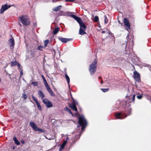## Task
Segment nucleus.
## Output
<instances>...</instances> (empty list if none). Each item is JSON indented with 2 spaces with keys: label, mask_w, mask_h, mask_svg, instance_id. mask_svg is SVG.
Masks as SVG:
<instances>
[{
  "label": "nucleus",
  "mask_w": 151,
  "mask_h": 151,
  "mask_svg": "<svg viewBox=\"0 0 151 151\" xmlns=\"http://www.w3.org/2000/svg\"><path fill=\"white\" fill-rule=\"evenodd\" d=\"M132 109L130 106L128 107L127 110L125 112H120L116 113L115 116L116 118L118 119H122L126 118L127 116L131 114Z\"/></svg>",
  "instance_id": "1"
},
{
  "label": "nucleus",
  "mask_w": 151,
  "mask_h": 151,
  "mask_svg": "<svg viewBox=\"0 0 151 151\" xmlns=\"http://www.w3.org/2000/svg\"><path fill=\"white\" fill-rule=\"evenodd\" d=\"M78 123L79 124L80 126H82V130L85 129L87 125V121L83 115H81L79 117Z\"/></svg>",
  "instance_id": "2"
},
{
  "label": "nucleus",
  "mask_w": 151,
  "mask_h": 151,
  "mask_svg": "<svg viewBox=\"0 0 151 151\" xmlns=\"http://www.w3.org/2000/svg\"><path fill=\"white\" fill-rule=\"evenodd\" d=\"M19 19L23 24L25 26H27L30 24L29 17L27 15L22 16L19 17Z\"/></svg>",
  "instance_id": "3"
},
{
  "label": "nucleus",
  "mask_w": 151,
  "mask_h": 151,
  "mask_svg": "<svg viewBox=\"0 0 151 151\" xmlns=\"http://www.w3.org/2000/svg\"><path fill=\"white\" fill-rule=\"evenodd\" d=\"M97 62V60L95 59L92 63L90 65L89 70L91 75L94 74L96 70Z\"/></svg>",
  "instance_id": "4"
},
{
  "label": "nucleus",
  "mask_w": 151,
  "mask_h": 151,
  "mask_svg": "<svg viewBox=\"0 0 151 151\" xmlns=\"http://www.w3.org/2000/svg\"><path fill=\"white\" fill-rule=\"evenodd\" d=\"M30 126L34 130L36 131H40L42 132L43 130L42 129L38 128L37 127L36 124L33 122H30Z\"/></svg>",
  "instance_id": "5"
},
{
  "label": "nucleus",
  "mask_w": 151,
  "mask_h": 151,
  "mask_svg": "<svg viewBox=\"0 0 151 151\" xmlns=\"http://www.w3.org/2000/svg\"><path fill=\"white\" fill-rule=\"evenodd\" d=\"M11 6L10 5H7V4H5L2 5L0 10L1 14L3 13L5 11L7 10Z\"/></svg>",
  "instance_id": "6"
},
{
  "label": "nucleus",
  "mask_w": 151,
  "mask_h": 151,
  "mask_svg": "<svg viewBox=\"0 0 151 151\" xmlns=\"http://www.w3.org/2000/svg\"><path fill=\"white\" fill-rule=\"evenodd\" d=\"M124 23L125 26L126 27V29L128 31L130 29V26L129 20L127 18H125L124 19Z\"/></svg>",
  "instance_id": "7"
},
{
  "label": "nucleus",
  "mask_w": 151,
  "mask_h": 151,
  "mask_svg": "<svg viewBox=\"0 0 151 151\" xmlns=\"http://www.w3.org/2000/svg\"><path fill=\"white\" fill-rule=\"evenodd\" d=\"M134 78L136 81L138 82H140V75L136 71H135L134 72Z\"/></svg>",
  "instance_id": "8"
},
{
  "label": "nucleus",
  "mask_w": 151,
  "mask_h": 151,
  "mask_svg": "<svg viewBox=\"0 0 151 151\" xmlns=\"http://www.w3.org/2000/svg\"><path fill=\"white\" fill-rule=\"evenodd\" d=\"M32 99L36 102L39 109L41 110V106H40V104L38 101L37 99H36V98L33 95L32 96Z\"/></svg>",
  "instance_id": "9"
},
{
  "label": "nucleus",
  "mask_w": 151,
  "mask_h": 151,
  "mask_svg": "<svg viewBox=\"0 0 151 151\" xmlns=\"http://www.w3.org/2000/svg\"><path fill=\"white\" fill-rule=\"evenodd\" d=\"M58 39L59 40L63 43H66L71 40V39L62 38L61 37H58Z\"/></svg>",
  "instance_id": "10"
},
{
  "label": "nucleus",
  "mask_w": 151,
  "mask_h": 151,
  "mask_svg": "<svg viewBox=\"0 0 151 151\" xmlns=\"http://www.w3.org/2000/svg\"><path fill=\"white\" fill-rule=\"evenodd\" d=\"M70 16L76 20L78 23L82 21V19L80 17L76 16L75 15L72 14L70 15Z\"/></svg>",
  "instance_id": "11"
},
{
  "label": "nucleus",
  "mask_w": 151,
  "mask_h": 151,
  "mask_svg": "<svg viewBox=\"0 0 151 151\" xmlns=\"http://www.w3.org/2000/svg\"><path fill=\"white\" fill-rule=\"evenodd\" d=\"M9 41L10 44V47L12 49H13L14 46V40L13 38H11L9 39Z\"/></svg>",
  "instance_id": "12"
},
{
  "label": "nucleus",
  "mask_w": 151,
  "mask_h": 151,
  "mask_svg": "<svg viewBox=\"0 0 151 151\" xmlns=\"http://www.w3.org/2000/svg\"><path fill=\"white\" fill-rule=\"evenodd\" d=\"M70 107L73 110L76 111H77V109L75 103L73 102L70 104Z\"/></svg>",
  "instance_id": "13"
},
{
  "label": "nucleus",
  "mask_w": 151,
  "mask_h": 151,
  "mask_svg": "<svg viewBox=\"0 0 151 151\" xmlns=\"http://www.w3.org/2000/svg\"><path fill=\"white\" fill-rule=\"evenodd\" d=\"M48 91L52 96H55L54 93H53L52 90L50 88L49 86L46 87Z\"/></svg>",
  "instance_id": "14"
},
{
  "label": "nucleus",
  "mask_w": 151,
  "mask_h": 151,
  "mask_svg": "<svg viewBox=\"0 0 151 151\" xmlns=\"http://www.w3.org/2000/svg\"><path fill=\"white\" fill-rule=\"evenodd\" d=\"M79 24L80 28H81L82 29H86V26L83 23L82 20L79 23Z\"/></svg>",
  "instance_id": "15"
},
{
  "label": "nucleus",
  "mask_w": 151,
  "mask_h": 151,
  "mask_svg": "<svg viewBox=\"0 0 151 151\" xmlns=\"http://www.w3.org/2000/svg\"><path fill=\"white\" fill-rule=\"evenodd\" d=\"M38 94L40 98L42 99L45 97V95L43 92L41 91H39L38 92Z\"/></svg>",
  "instance_id": "16"
},
{
  "label": "nucleus",
  "mask_w": 151,
  "mask_h": 151,
  "mask_svg": "<svg viewBox=\"0 0 151 151\" xmlns=\"http://www.w3.org/2000/svg\"><path fill=\"white\" fill-rule=\"evenodd\" d=\"M67 142V140H65L64 141L60 147L59 151H61L63 149Z\"/></svg>",
  "instance_id": "17"
},
{
  "label": "nucleus",
  "mask_w": 151,
  "mask_h": 151,
  "mask_svg": "<svg viewBox=\"0 0 151 151\" xmlns=\"http://www.w3.org/2000/svg\"><path fill=\"white\" fill-rule=\"evenodd\" d=\"M85 29H82L81 28H80L79 30V34L81 35H84L86 34L85 32Z\"/></svg>",
  "instance_id": "18"
},
{
  "label": "nucleus",
  "mask_w": 151,
  "mask_h": 151,
  "mask_svg": "<svg viewBox=\"0 0 151 151\" xmlns=\"http://www.w3.org/2000/svg\"><path fill=\"white\" fill-rule=\"evenodd\" d=\"M61 7L62 6L59 5L53 9L52 10L54 12L58 11L60 9Z\"/></svg>",
  "instance_id": "19"
},
{
  "label": "nucleus",
  "mask_w": 151,
  "mask_h": 151,
  "mask_svg": "<svg viewBox=\"0 0 151 151\" xmlns=\"http://www.w3.org/2000/svg\"><path fill=\"white\" fill-rule=\"evenodd\" d=\"M41 76L43 79L44 82V83L45 84V87H46L48 86L49 85H48L45 77H44V76L42 75Z\"/></svg>",
  "instance_id": "20"
},
{
  "label": "nucleus",
  "mask_w": 151,
  "mask_h": 151,
  "mask_svg": "<svg viewBox=\"0 0 151 151\" xmlns=\"http://www.w3.org/2000/svg\"><path fill=\"white\" fill-rule=\"evenodd\" d=\"M13 139L15 143L17 145H19L20 144V142L17 140L16 137H14L13 138Z\"/></svg>",
  "instance_id": "21"
},
{
  "label": "nucleus",
  "mask_w": 151,
  "mask_h": 151,
  "mask_svg": "<svg viewBox=\"0 0 151 151\" xmlns=\"http://www.w3.org/2000/svg\"><path fill=\"white\" fill-rule=\"evenodd\" d=\"M64 110L65 111H67L70 114L73 115V114L72 112L69 109V108L67 107H66L65 108H64Z\"/></svg>",
  "instance_id": "22"
},
{
  "label": "nucleus",
  "mask_w": 151,
  "mask_h": 151,
  "mask_svg": "<svg viewBox=\"0 0 151 151\" xmlns=\"http://www.w3.org/2000/svg\"><path fill=\"white\" fill-rule=\"evenodd\" d=\"M47 107L48 108H50L52 106V103L49 101V102L46 104Z\"/></svg>",
  "instance_id": "23"
},
{
  "label": "nucleus",
  "mask_w": 151,
  "mask_h": 151,
  "mask_svg": "<svg viewBox=\"0 0 151 151\" xmlns=\"http://www.w3.org/2000/svg\"><path fill=\"white\" fill-rule=\"evenodd\" d=\"M18 63L16 61L12 62L11 63V66H13L16 65H17V64Z\"/></svg>",
  "instance_id": "24"
},
{
  "label": "nucleus",
  "mask_w": 151,
  "mask_h": 151,
  "mask_svg": "<svg viewBox=\"0 0 151 151\" xmlns=\"http://www.w3.org/2000/svg\"><path fill=\"white\" fill-rule=\"evenodd\" d=\"M59 31V29L58 28H55L53 31V34L54 35L56 34Z\"/></svg>",
  "instance_id": "25"
},
{
  "label": "nucleus",
  "mask_w": 151,
  "mask_h": 151,
  "mask_svg": "<svg viewBox=\"0 0 151 151\" xmlns=\"http://www.w3.org/2000/svg\"><path fill=\"white\" fill-rule=\"evenodd\" d=\"M65 76L67 79L68 83V85H69L70 81V78L67 74H65Z\"/></svg>",
  "instance_id": "26"
},
{
  "label": "nucleus",
  "mask_w": 151,
  "mask_h": 151,
  "mask_svg": "<svg viewBox=\"0 0 151 151\" xmlns=\"http://www.w3.org/2000/svg\"><path fill=\"white\" fill-rule=\"evenodd\" d=\"M42 101L46 105L49 101L47 99L45 98L43 99Z\"/></svg>",
  "instance_id": "27"
},
{
  "label": "nucleus",
  "mask_w": 151,
  "mask_h": 151,
  "mask_svg": "<svg viewBox=\"0 0 151 151\" xmlns=\"http://www.w3.org/2000/svg\"><path fill=\"white\" fill-rule=\"evenodd\" d=\"M49 42V40H46L44 41V45L45 47H46L47 46Z\"/></svg>",
  "instance_id": "28"
},
{
  "label": "nucleus",
  "mask_w": 151,
  "mask_h": 151,
  "mask_svg": "<svg viewBox=\"0 0 151 151\" xmlns=\"http://www.w3.org/2000/svg\"><path fill=\"white\" fill-rule=\"evenodd\" d=\"M101 90L104 92H106L109 91V88H101Z\"/></svg>",
  "instance_id": "29"
},
{
  "label": "nucleus",
  "mask_w": 151,
  "mask_h": 151,
  "mask_svg": "<svg viewBox=\"0 0 151 151\" xmlns=\"http://www.w3.org/2000/svg\"><path fill=\"white\" fill-rule=\"evenodd\" d=\"M104 23L105 24L107 23L108 21V19L106 15L104 16Z\"/></svg>",
  "instance_id": "30"
},
{
  "label": "nucleus",
  "mask_w": 151,
  "mask_h": 151,
  "mask_svg": "<svg viewBox=\"0 0 151 151\" xmlns=\"http://www.w3.org/2000/svg\"><path fill=\"white\" fill-rule=\"evenodd\" d=\"M99 20V17L98 16H96L94 18L93 21L95 22H98Z\"/></svg>",
  "instance_id": "31"
},
{
  "label": "nucleus",
  "mask_w": 151,
  "mask_h": 151,
  "mask_svg": "<svg viewBox=\"0 0 151 151\" xmlns=\"http://www.w3.org/2000/svg\"><path fill=\"white\" fill-rule=\"evenodd\" d=\"M31 84L33 85L34 86H37L38 85V82L37 81L33 82Z\"/></svg>",
  "instance_id": "32"
},
{
  "label": "nucleus",
  "mask_w": 151,
  "mask_h": 151,
  "mask_svg": "<svg viewBox=\"0 0 151 151\" xmlns=\"http://www.w3.org/2000/svg\"><path fill=\"white\" fill-rule=\"evenodd\" d=\"M17 65L18 67V68L20 70H22V67L19 63H17Z\"/></svg>",
  "instance_id": "33"
},
{
  "label": "nucleus",
  "mask_w": 151,
  "mask_h": 151,
  "mask_svg": "<svg viewBox=\"0 0 151 151\" xmlns=\"http://www.w3.org/2000/svg\"><path fill=\"white\" fill-rule=\"evenodd\" d=\"M22 97L24 100H26L27 98V95L25 93H23Z\"/></svg>",
  "instance_id": "34"
},
{
  "label": "nucleus",
  "mask_w": 151,
  "mask_h": 151,
  "mask_svg": "<svg viewBox=\"0 0 151 151\" xmlns=\"http://www.w3.org/2000/svg\"><path fill=\"white\" fill-rule=\"evenodd\" d=\"M43 48V47L42 46H39L37 47V49L38 50H42V49Z\"/></svg>",
  "instance_id": "35"
},
{
  "label": "nucleus",
  "mask_w": 151,
  "mask_h": 151,
  "mask_svg": "<svg viewBox=\"0 0 151 151\" xmlns=\"http://www.w3.org/2000/svg\"><path fill=\"white\" fill-rule=\"evenodd\" d=\"M142 95H139L137 96V97L138 99H142Z\"/></svg>",
  "instance_id": "36"
},
{
  "label": "nucleus",
  "mask_w": 151,
  "mask_h": 151,
  "mask_svg": "<svg viewBox=\"0 0 151 151\" xmlns=\"http://www.w3.org/2000/svg\"><path fill=\"white\" fill-rule=\"evenodd\" d=\"M135 94H134L132 96V97H131L132 98V101H134V99H135Z\"/></svg>",
  "instance_id": "37"
},
{
  "label": "nucleus",
  "mask_w": 151,
  "mask_h": 151,
  "mask_svg": "<svg viewBox=\"0 0 151 151\" xmlns=\"http://www.w3.org/2000/svg\"><path fill=\"white\" fill-rule=\"evenodd\" d=\"M55 137L54 136H53L51 138H48V139L49 140H51L52 139H54L55 138Z\"/></svg>",
  "instance_id": "38"
},
{
  "label": "nucleus",
  "mask_w": 151,
  "mask_h": 151,
  "mask_svg": "<svg viewBox=\"0 0 151 151\" xmlns=\"http://www.w3.org/2000/svg\"><path fill=\"white\" fill-rule=\"evenodd\" d=\"M122 45H123L125 49L127 47V44L125 43L124 44H123Z\"/></svg>",
  "instance_id": "39"
},
{
  "label": "nucleus",
  "mask_w": 151,
  "mask_h": 151,
  "mask_svg": "<svg viewBox=\"0 0 151 151\" xmlns=\"http://www.w3.org/2000/svg\"><path fill=\"white\" fill-rule=\"evenodd\" d=\"M20 74L21 75V76L23 74V73L22 72V70H20Z\"/></svg>",
  "instance_id": "40"
},
{
  "label": "nucleus",
  "mask_w": 151,
  "mask_h": 151,
  "mask_svg": "<svg viewBox=\"0 0 151 151\" xmlns=\"http://www.w3.org/2000/svg\"><path fill=\"white\" fill-rule=\"evenodd\" d=\"M100 83L101 84H102L103 83V81L102 80H101V81L100 82Z\"/></svg>",
  "instance_id": "41"
},
{
  "label": "nucleus",
  "mask_w": 151,
  "mask_h": 151,
  "mask_svg": "<svg viewBox=\"0 0 151 151\" xmlns=\"http://www.w3.org/2000/svg\"><path fill=\"white\" fill-rule=\"evenodd\" d=\"M105 32V31H103L102 32V33H104Z\"/></svg>",
  "instance_id": "42"
},
{
  "label": "nucleus",
  "mask_w": 151,
  "mask_h": 151,
  "mask_svg": "<svg viewBox=\"0 0 151 151\" xmlns=\"http://www.w3.org/2000/svg\"><path fill=\"white\" fill-rule=\"evenodd\" d=\"M81 134H79L78 135H77V136H78L79 138L80 137Z\"/></svg>",
  "instance_id": "43"
},
{
  "label": "nucleus",
  "mask_w": 151,
  "mask_h": 151,
  "mask_svg": "<svg viewBox=\"0 0 151 151\" xmlns=\"http://www.w3.org/2000/svg\"><path fill=\"white\" fill-rule=\"evenodd\" d=\"M101 77H100V76H99V79H101Z\"/></svg>",
  "instance_id": "44"
},
{
  "label": "nucleus",
  "mask_w": 151,
  "mask_h": 151,
  "mask_svg": "<svg viewBox=\"0 0 151 151\" xmlns=\"http://www.w3.org/2000/svg\"><path fill=\"white\" fill-rule=\"evenodd\" d=\"M19 25L20 26H21V23H20V22H19Z\"/></svg>",
  "instance_id": "45"
},
{
  "label": "nucleus",
  "mask_w": 151,
  "mask_h": 151,
  "mask_svg": "<svg viewBox=\"0 0 151 151\" xmlns=\"http://www.w3.org/2000/svg\"><path fill=\"white\" fill-rule=\"evenodd\" d=\"M150 70L151 71V67H150L149 68Z\"/></svg>",
  "instance_id": "46"
},
{
  "label": "nucleus",
  "mask_w": 151,
  "mask_h": 151,
  "mask_svg": "<svg viewBox=\"0 0 151 151\" xmlns=\"http://www.w3.org/2000/svg\"><path fill=\"white\" fill-rule=\"evenodd\" d=\"M68 139V137H67V138H66V140H67Z\"/></svg>",
  "instance_id": "47"
},
{
  "label": "nucleus",
  "mask_w": 151,
  "mask_h": 151,
  "mask_svg": "<svg viewBox=\"0 0 151 151\" xmlns=\"http://www.w3.org/2000/svg\"><path fill=\"white\" fill-rule=\"evenodd\" d=\"M130 101H131V99H130Z\"/></svg>",
  "instance_id": "48"
},
{
  "label": "nucleus",
  "mask_w": 151,
  "mask_h": 151,
  "mask_svg": "<svg viewBox=\"0 0 151 151\" xmlns=\"http://www.w3.org/2000/svg\"><path fill=\"white\" fill-rule=\"evenodd\" d=\"M110 32H109V34H110Z\"/></svg>",
  "instance_id": "49"
}]
</instances>
